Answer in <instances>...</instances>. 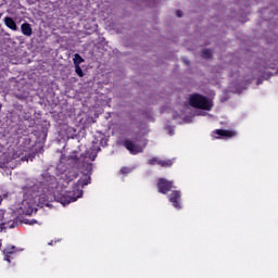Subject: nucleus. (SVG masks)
<instances>
[{
    "mask_svg": "<svg viewBox=\"0 0 278 278\" xmlns=\"http://www.w3.org/2000/svg\"><path fill=\"white\" fill-rule=\"evenodd\" d=\"M75 73L78 75V77H84V71L81 70V66L75 65Z\"/></svg>",
    "mask_w": 278,
    "mask_h": 278,
    "instance_id": "a211bd4d",
    "label": "nucleus"
},
{
    "mask_svg": "<svg viewBox=\"0 0 278 278\" xmlns=\"http://www.w3.org/2000/svg\"><path fill=\"white\" fill-rule=\"evenodd\" d=\"M270 75V73L263 71L261 72V77H264L266 79V77H268Z\"/></svg>",
    "mask_w": 278,
    "mask_h": 278,
    "instance_id": "aec40b11",
    "label": "nucleus"
},
{
    "mask_svg": "<svg viewBox=\"0 0 278 278\" xmlns=\"http://www.w3.org/2000/svg\"><path fill=\"white\" fill-rule=\"evenodd\" d=\"M73 62H74V66H79V64H83L84 58H81V55L76 53L74 54Z\"/></svg>",
    "mask_w": 278,
    "mask_h": 278,
    "instance_id": "dca6fc26",
    "label": "nucleus"
},
{
    "mask_svg": "<svg viewBox=\"0 0 278 278\" xmlns=\"http://www.w3.org/2000/svg\"><path fill=\"white\" fill-rule=\"evenodd\" d=\"M278 66V55L273 54L269 59L268 62L266 63V68H277Z\"/></svg>",
    "mask_w": 278,
    "mask_h": 278,
    "instance_id": "f8f14e48",
    "label": "nucleus"
},
{
    "mask_svg": "<svg viewBox=\"0 0 278 278\" xmlns=\"http://www.w3.org/2000/svg\"><path fill=\"white\" fill-rule=\"evenodd\" d=\"M190 105H192V108H198V110H205L206 112H210V110L214 108V103L201 94L191 96Z\"/></svg>",
    "mask_w": 278,
    "mask_h": 278,
    "instance_id": "20e7f679",
    "label": "nucleus"
},
{
    "mask_svg": "<svg viewBox=\"0 0 278 278\" xmlns=\"http://www.w3.org/2000/svg\"><path fill=\"white\" fill-rule=\"evenodd\" d=\"M18 225V217L14 211L5 212L0 210V231H5L7 229H14Z\"/></svg>",
    "mask_w": 278,
    "mask_h": 278,
    "instance_id": "7ed1b4c3",
    "label": "nucleus"
},
{
    "mask_svg": "<svg viewBox=\"0 0 278 278\" xmlns=\"http://www.w3.org/2000/svg\"><path fill=\"white\" fill-rule=\"evenodd\" d=\"M169 201L176 210H181V191H172L169 194Z\"/></svg>",
    "mask_w": 278,
    "mask_h": 278,
    "instance_id": "0eeeda50",
    "label": "nucleus"
},
{
    "mask_svg": "<svg viewBox=\"0 0 278 278\" xmlns=\"http://www.w3.org/2000/svg\"><path fill=\"white\" fill-rule=\"evenodd\" d=\"M73 179H77V170H75V168L66 169L59 176V184L63 186V188H67Z\"/></svg>",
    "mask_w": 278,
    "mask_h": 278,
    "instance_id": "423d86ee",
    "label": "nucleus"
},
{
    "mask_svg": "<svg viewBox=\"0 0 278 278\" xmlns=\"http://www.w3.org/2000/svg\"><path fill=\"white\" fill-rule=\"evenodd\" d=\"M1 247H2V244H1V242H0V249H1Z\"/></svg>",
    "mask_w": 278,
    "mask_h": 278,
    "instance_id": "bb28decb",
    "label": "nucleus"
},
{
    "mask_svg": "<svg viewBox=\"0 0 278 278\" xmlns=\"http://www.w3.org/2000/svg\"><path fill=\"white\" fill-rule=\"evenodd\" d=\"M260 84H262V81H261V80H257V86H260Z\"/></svg>",
    "mask_w": 278,
    "mask_h": 278,
    "instance_id": "393cba45",
    "label": "nucleus"
},
{
    "mask_svg": "<svg viewBox=\"0 0 278 278\" xmlns=\"http://www.w3.org/2000/svg\"><path fill=\"white\" fill-rule=\"evenodd\" d=\"M34 223H36V220H34V222H31V223H29L30 225H34Z\"/></svg>",
    "mask_w": 278,
    "mask_h": 278,
    "instance_id": "a878e982",
    "label": "nucleus"
},
{
    "mask_svg": "<svg viewBox=\"0 0 278 278\" xmlns=\"http://www.w3.org/2000/svg\"><path fill=\"white\" fill-rule=\"evenodd\" d=\"M157 188L161 194H166V192H170V189L173 188V181L161 178L159 180Z\"/></svg>",
    "mask_w": 278,
    "mask_h": 278,
    "instance_id": "6e6552de",
    "label": "nucleus"
},
{
    "mask_svg": "<svg viewBox=\"0 0 278 278\" xmlns=\"http://www.w3.org/2000/svg\"><path fill=\"white\" fill-rule=\"evenodd\" d=\"M121 173L122 175H129V173H131V169H129V167H122Z\"/></svg>",
    "mask_w": 278,
    "mask_h": 278,
    "instance_id": "6ab92c4d",
    "label": "nucleus"
},
{
    "mask_svg": "<svg viewBox=\"0 0 278 278\" xmlns=\"http://www.w3.org/2000/svg\"><path fill=\"white\" fill-rule=\"evenodd\" d=\"M176 16H178V18H181V16H184V12H181V11H176Z\"/></svg>",
    "mask_w": 278,
    "mask_h": 278,
    "instance_id": "412c9836",
    "label": "nucleus"
},
{
    "mask_svg": "<svg viewBox=\"0 0 278 278\" xmlns=\"http://www.w3.org/2000/svg\"><path fill=\"white\" fill-rule=\"evenodd\" d=\"M17 251H22L16 249V247L14 245H7L3 250V255H4V261L5 262H11L12 255H14V253H16Z\"/></svg>",
    "mask_w": 278,
    "mask_h": 278,
    "instance_id": "9d476101",
    "label": "nucleus"
},
{
    "mask_svg": "<svg viewBox=\"0 0 278 278\" xmlns=\"http://www.w3.org/2000/svg\"><path fill=\"white\" fill-rule=\"evenodd\" d=\"M148 164H150V166H155V164H159V166L168 168L173 164V160L164 161V160H160L157 157H153V159L148 160Z\"/></svg>",
    "mask_w": 278,
    "mask_h": 278,
    "instance_id": "1a4fd4ad",
    "label": "nucleus"
},
{
    "mask_svg": "<svg viewBox=\"0 0 278 278\" xmlns=\"http://www.w3.org/2000/svg\"><path fill=\"white\" fill-rule=\"evenodd\" d=\"M167 131H168L169 136H174L175 135V130L173 128H167Z\"/></svg>",
    "mask_w": 278,
    "mask_h": 278,
    "instance_id": "4be33fe9",
    "label": "nucleus"
},
{
    "mask_svg": "<svg viewBox=\"0 0 278 278\" xmlns=\"http://www.w3.org/2000/svg\"><path fill=\"white\" fill-rule=\"evenodd\" d=\"M4 25L9 27V29H12L13 31H16L18 29V26H16V22L12 20V17H4Z\"/></svg>",
    "mask_w": 278,
    "mask_h": 278,
    "instance_id": "ddd939ff",
    "label": "nucleus"
},
{
    "mask_svg": "<svg viewBox=\"0 0 278 278\" xmlns=\"http://www.w3.org/2000/svg\"><path fill=\"white\" fill-rule=\"evenodd\" d=\"M215 134L217 136H224L226 138H233V136H236V132L231 131V130H223V129H217L215 131Z\"/></svg>",
    "mask_w": 278,
    "mask_h": 278,
    "instance_id": "4468645a",
    "label": "nucleus"
},
{
    "mask_svg": "<svg viewBox=\"0 0 278 278\" xmlns=\"http://www.w3.org/2000/svg\"><path fill=\"white\" fill-rule=\"evenodd\" d=\"M205 114H207L205 111H201L198 113V116H205Z\"/></svg>",
    "mask_w": 278,
    "mask_h": 278,
    "instance_id": "5701e85b",
    "label": "nucleus"
},
{
    "mask_svg": "<svg viewBox=\"0 0 278 278\" xmlns=\"http://www.w3.org/2000/svg\"><path fill=\"white\" fill-rule=\"evenodd\" d=\"M58 188V179L50 174L43 175L39 182L24 188V199L20 204V214L31 216L38 207L47 205L53 199V191Z\"/></svg>",
    "mask_w": 278,
    "mask_h": 278,
    "instance_id": "f257e3e1",
    "label": "nucleus"
},
{
    "mask_svg": "<svg viewBox=\"0 0 278 278\" xmlns=\"http://www.w3.org/2000/svg\"><path fill=\"white\" fill-rule=\"evenodd\" d=\"M185 64H190V61L188 59H184Z\"/></svg>",
    "mask_w": 278,
    "mask_h": 278,
    "instance_id": "b1692460",
    "label": "nucleus"
},
{
    "mask_svg": "<svg viewBox=\"0 0 278 278\" xmlns=\"http://www.w3.org/2000/svg\"><path fill=\"white\" fill-rule=\"evenodd\" d=\"M21 31L24 36H27L29 38L31 34H34V29H31V24L23 23L21 25Z\"/></svg>",
    "mask_w": 278,
    "mask_h": 278,
    "instance_id": "9b49d317",
    "label": "nucleus"
},
{
    "mask_svg": "<svg viewBox=\"0 0 278 278\" xmlns=\"http://www.w3.org/2000/svg\"><path fill=\"white\" fill-rule=\"evenodd\" d=\"M250 81L239 83L235 89H231V92H242V90H247V87L250 85Z\"/></svg>",
    "mask_w": 278,
    "mask_h": 278,
    "instance_id": "2eb2a0df",
    "label": "nucleus"
},
{
    "mask_svg": "<svg viewBox=\"0 0 278 278\" xmlns=\"http://www.w3.org/2000/svg\"><path fill=\"white\" fill-rule=\"evenodd\" d=\"M202 58H204V60H210V58H212V50L210 49L202 50Z\"/></svg>",
    "mask_w": 278,
    "mask_h": 278,
    "instance_id": "f3484780",
    "label": "nucleus"
},
{
    "mask_svg": "<svg viewBox=\"0 0 278 278\" xmlns=\"http://www.w3.org/2000/svg\"><path fill=\"white\" fill-rule=\"evenodd\" d=\"M72 160H76L79 164H83V177L77 181L75 187H73L72 191H65L59 198V201L62 205L66 206L70 203H75L77 199H81L84 191L79 188H84L90 184V175H92V163L94 162L97 154H90V152H86L85 154H77L74 152V155L71 156Z\"/></svg>",
    "mask_w": 278,
    "mask_h": 278,
    "instance_id": "f03ea898",
    "label": "nucleus"
},
{
    "mask_svg": "<svg viewBox=\"0 0 278 278\" xmlns=\"http://www.w3.org/2000/svg\"><path fill=\"white\" fill-rule=\"evenodd\" d=\"M146 144L147 143L142 146L141 141L138 139H128L124 142V147H126L131 155H138V153H142V151H144Z\"/></svg>",
    "mask_w": 278,
    "mask_h": 278,
    "instance_id": "39448f33",
    "label": "nucleus"
}]
</instances>
